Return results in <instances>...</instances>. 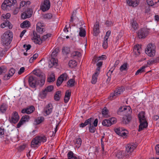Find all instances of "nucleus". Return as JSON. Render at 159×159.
I'll return each instance as SVG.
<instances>
[{
	"label": "nucleus",
	"mask_w": 159,
	"mask_h": 159,
	"mask_svg": "<svg viewBox=\"0 0 159 159\" xmlns=\"http://www.w3.org/2000/svg\"><path fill=\"white\" fill-rule=\"evenodd\" d=\"M138 117L139 120L140 125L139 126V131H141L144 128L147 127L148 124L146 120L144 112L141 111L138 114Z\"/></svg>",
	"instance_id": "obj_1"
},
{
	"label": "nucleus",
	"mask_w": 159,
	"mask_h": 159,
	"mask_svg": "<svg viewBox=\"0 0 159 159\" xmlns=\"http://www.w3.org/2000/svg\"><path fill=\"white\" fill-rule=\"evenodd\" d=\"M12 38V33L10 30L7 31L3 34L1 40L3 44L7 46L11 43Z\"/></svg>",
	"instance_id": "obj_2"
},
{
	"label": "nucleus",
	"mask_w": 159,
	"mask_h": 159,
	"mask_svg": "<svg viewBox=\"0 0 159 159\" xmlns=\"http://www.w3.org/2000/svg\"><path fill=\"white\" fill-rule=\"evenodd\" d=\"M16 2V0H5L2 5V8L4 10L9 11L14 8V5Z\"/></svg>",
	"instance_id": "obj_3"
},
{
	"label": "nucleus",
	"mask_w": 159,
	"mask_h": 159,
	"mask_svg": "<svg viewBox=\"0 0 159 159\" xmlns=\"http://www.w3.org/2000/svg\"><path fill=\"white\" fill-rule=\"evenodd\" d=\"M156 46L154 43H150L148 44L145 52L150 57L154 56L156 52Z\"/></svg>",
	"instance_id": "obj_4"
},
{
	"label": "nucleus",
	"mask_w": 159,
	"mask_h": 159,
	"mask_svg": "<svg viewBox=\"0 0 159 159\" xmlns=\"http://www.w3.org/2000/svg\"><path fill=\"white\" fill-rule=\"evenodd\" d=\"M34 73L35 75L39 77L37 79L39 80H40V85L41 86H42L44 84L45 80V76L44 74L39 70L38 71L34 70Z\"/></svg>",
	"instance_id": "obj_5"
},
{
	"label": "nucleus",
	"mask_w": 159,
	"mask_h": 159,
	"mask_svg": "<svg viewBox=\"0 0 159 159\" xmlns=\"http://www.w3.org/2000/svg\"><path fill=\"white\" fill-rule=\"evenodd\" d=\"M150 29L142 28L137 32L138 37L139 39L145 38L148 34Z\"/></svg>",
	"instance_id": "obj_6"
},
{
	"label": "nucleus",
	"mask_w": 159,
	"mask_h": 159,
	"mask_svg": "<svg viewBox=\"0 0 159 159\" xmlns=\"http://www.w3.org/2000/svg\"><path fill=\"white\" fill-rule=\"evenodd\" d=\"M39 80L37 78L34 76H29L28 82L29 85L31 87L35 88L36 87V85L39 84Z\"/></svg>",
	"instance_id": "obj_7"
},
{
	"label": "nucleus",
	"mask_w": 159,
	"mask_h": 159,
	"mask_svg": "<svg viewBox=\"0 0 159 159\" xmlns=\"http://www.w3.org/2000/svg\"><path fill=\"white\" fill-rule=\"evenodd\" d=\"M98 124V119H95L93 122H91L89 127V131L92 133H94L96 130V127L97 126Z\"/></svg>",
	"instance_id": "obj_8"
},
{
	"label": "nucleus",
	"mask_w": 159,
	"mask_h": 159,
	"mask_svg": "<svg viewBox=\"0 0 159 159\" xmlns=\"http://www.w3.org/2000/svg\"><path fill=\"white\" fill-rule=\"evenodd\" d=\"M137 145L133 143H131L128 144L126 146V153L129 154V155L131 154V153L136 148Z\"/></svg>",
	"instance_id": "obj_9"
},
{
	"label": "nucleus",
	"mask_w": 159,
	"mask_h": 159,
	"mask_svg": "<svg viewBox=\"0 0 159 159\" xmlns=\"http://www.w3.org/2000/svg\"><path fill=\"white\" fill-rule=\"evenodd\" d=\"M33 13L32 9L30 8H27V10L21 15V17L22 19H25L27 18L30 17Z\"/></svg>",
	"instance_id": "obj_10"
},
{
	"label": "nucleus",
	"mask_w": 159,
	"mask_h": 159,
	"mask_svg": "<svg viewBox=\"0 0 159 159\" xmlns=\"http://www.w3.org/2000/svg\"><path fill=\"white\" fill-rule=\"evenodd\" d=\"M67 76V75L66 73H63L58 78L57 81L56 85L57 86H59L64 80H66Z\"/></svg>",
	"instance_id": "obj_11"
},
{
	"label": "nucleus",
	"mask_w": 159,
	"mask_h": 159,
	"mask_svg": "<svg viewBox=\"0 0 159 159\" xmlns=\"http://www.w3.org/2000/svg\"><path fill=\"white\" fill-rule=\"evenodd\" d=\"M50 5L49 0H44L43 4L41 5L40 8L43 11H45L49 9Z\"/></svg>",
	"instance_id": "obj_12"
},
{
	"label": "nucleus",
	"mask_w": 159,
	"mask_h": 159,
	"mask_svg": "<svg viewBox=\"0 0 159 159\" xmlns=\"http://www.w3.org/2000/svg\"><path fill=\"white\" fill-rule=\"evenodd\" d=\"M116 157L117 159H123L124 156L129 157V154L123 151L118 150L115 152Z\"/></svg>",
	"instance_id": "obj_13"
},
{
	"label": "nucleus",
	"mask_w": 159,
	"mask_h": 159,
	"mask_svg": "<svg viewBox=\"0 0 159 159\" xmlns=\"http://www.w3.org/2000/svg\"><path fill=\"white\" fill-rule=\"evenodd\" d=\"M33 34L34 37L32 40H34V42L39 44H40L42 42V39L40 38V36L38 35L36 32L34 31L33 32Z\"/></svg>",
	"instance_id": "obj_14"
},
{
	"label": "nucleus",
	"mask_w": 159,
	"mask_h": 159,
	"mask_svg": "<svg viewBox=\"0 0 159 159\" xmlns=\"http://www.w3.org/2000/svg\"><path fill=\"white\" fill-rule=\"evenodd\" d=\"M30 116L28 115L23 116L19 123L17 125V128H19L25 122H27L30 119Z\"/></svg>",
	"instance_id": "obj_15"
},
{
	"label": "nucleus",
	"mask_w": 159,
	"mask_h": 159,
	"mask_svg": "<svg viewBox=\"0 0 159 159\" xmlns=\"http://www.w3.org/2000/svg\"><path fill=\"white\" fill-rule=\"evenodd\" d=\"M20 119L19 116L16 111H14L12 114V116L10 121V122L15 124Z\"/></svg>",
	"instance_id": "obj_16"
},
{
	"label": "nucleus",
	"mask_w": 159,
	"mask_h": 159,
	"mask_svg": "<svg viewBox=\"0 0 159 159\" xmlns=\"http://www.w3.org/2000/svg\"><path fill=\"white\" fill-rule=\"evenodd\" d=\"M39 140V139L38 138L37 136L34 138L31 142V147L33 148H38L39 146L41 144Z\"/></svg>",
	"instance_id": "obj_17"
},
{
	"label": "nucleus",
	"mask_w": 159,
	"mask_h": 159,
	"mask_svg": "<svg viewBox=\"0 0 159 159\" xmlns=\"http://www.w3.org/2000/svg\"><path fill=\"white\" fill-rule=\"evenodd\" d=\"M34 110V107L33 106H31L28 107L24 108L21 110L22 113H26L27 114H30L32 113Z\"/></svg>",
	"instance_id": "obj_18"
},
{
	"label": "nucleus",
	"mask_w": 159,
	"mask_h": 159,
	"mask_svg": "<svg viewBox=\"0 0 159 159\" xmlns=\"http://www.w3.org/2000/svg\"><path fill=\"white\" fill-rule=\"evenodd\" d=\"M126 2L129 6L134 7L137 6L139 3V0H126Z\"/></svg>",
	"instance_id": "obj_19"
},
{
	"label": "nucleus",
	"mask_w": 159,
	"mask_h": 159,
	"mask_svg": "<svg viewBox=\"0 0 159 159\" xmlns=\"http://www.w3.org/2000/svg\"><path fill=\"white\" fill-rule=\"evenodd\" d=\"M57 61L58 60L57 59L51 58L48 62L49 67L51 68L53 66H57Z\"/></svg>",
	"instance_id": "obj_20"
},
{
	"label": "nucleus",
	"mask_w": 159,
	"mask_h": 159,
	"mask_svg": "<svg viewBox=\"0 0 159 159\" xmlns=\"http://www.w3.org/2000/svg\"><path fill=\"white\" fill-rule=\"evenodd\" d=\"M94 119L93 118H90L87 120H86L84 123H81L79 125V126L80 127L83 128L87 125L90 124L91 122H93V121Z\"/></svg>",
	"instance_id": "obj_21"
},
{
	"label": "nucleus",
	"mask_w": 159,
	"mask_h": 159,
	"mask_svg": "<svg viewBox=\"0 0 159 159\" xmlns=\"http://www.w3.org/2000/svg\"><path fill=\"white\" fill-rule=\"evenodd\" d=\"M94 35L97 36L99 33V25L97 22L94 24L93 29Z\"/></svg>",
	"instance_id": "obj_22"
},
{
	"label": "nucleus",
	"mask_w": 159,
	"mask_h": 159,
	"mask_svg": "<svg viewBox=\"0 0 159 159\" xmlns=\"http://www.w3.org/2000/svg\"><path fill=\"white\" fill-rule=\"evenodd\" d=\"M44 118L42 116H40L36 117L34 119V125H39L43 121Z\"/></svg>",
	"instance_id": "obj_23"
},
{
	"label": "nucleus",
	"mask_w": 159,
	"mask_h": 159,
	"mask_svg": "<svg viewBox=\"0 0 159 159\" xmlns=\"http://www.w3.org/2000/svg\"><path fill=\"white\" fill-rule=\"evenodd\" d=\"M52 111V107L51 104H48L46 107L44 109V112L47 115H49Z\"/></svg>",
	"instance_id": "obj_24"
},
{
	"label": "nucleus",
	"mask_w": 159,
	"mask_h": 159,
	"mask_svg": "<svg viewBox=\"0 0 159 159\" xmlns=\"http://www.w3.org/2000/svg\"><path fill=\"white\" fill-rule=\"evenodd\" d=\"M131 119V117L129 115H125L122 118L121 122L124 124H128L129 123Z\"/></svg>",
	"instance_id": "obj_25"
},
{
	"label": "nucleus",
	"mask_w": 159,
	"mask_h": 159,
	"mask_svg": "<svg viewBox=\"0 0 159 159\" xmlns=\"http://www.w3.org/2000/svg\"><path fill=\"white\" fill-rule=\"evenodd\" d=\"M6 26H8L9 29H11L12 28V25L8 20H5L1 25V27L2 28H4Z\"/></svg>",
	"instance_id": "obj_26"
},
{
	"label": "nucleus",
	"mask_w": 159,
	"mask_h": 159,
	"mask_svg": "<svg viewBox=\"0 0 159 159\" xmlns=\"http://www.w3.org/2000/svg\"><path fill=\"white\" fill-rule=\"evenodd\" d=\"M141 47L139 44L135 46L134 48V52L136 55H138L140 54Z\"/></svg>",
	"instance_id": "obj_27"
},
{
	"label": "nucleus",
	"mask_w": 159,
	"mask_h": 159,
	"mask_svg": "<svg viewBox=\"0 0 159 159\" xmlns=\"http://www.w3.org/2000/svg\"><path fill=\"white\" fill-rule=\"evenodd\" d=\"M42 27L41 23H38L36 25V30L38 33L40 34H42L44 32L43 29L41 27Z\"/></svg>",
	"instance_id": "obj_28"
},
{
	"label": "nucleus",
	"mask_w": 159,
	"mask_h": 159,
	"mask_svg": "<svg viewBox=\"0 0 159 159\" xmlns=\"http://www.w3.org/2000/svg\"><path fill=\"white\" fill-rule=\"evenodd\" d=\"M31 25L29 21L25 20L20 24V26L22 28H29L30 26Z\"/></svg>",
	"instance_id": "obj_29"
},
{
	"label": "nucleus",
	"mask_w": 159,
	"mask_h": 159,
	"mask_svg": "<svg viewBox=\"0 0 159 159\" xmlns=\"http://www.w3.org/2000/svg\"><path fill=\"white\" fill-rule=\"evenodd\" d=\"M124 90L125 89L123 87H119L116 89L114 91L116 94V95L118 96L121 93H122Z\"/></svg>",
	"instance_id": "obj_30"
},
{
	"label": "nucleus",
	"mask_w": 159,
	"mask_h": 159,
	"mask_svg": "<svg viewBox=\"0 0 159 159\" xmlns=\"http://www.w3.org/2000/svg\"><path fill=\"white\" fill-rule=\"evenodd\" d=\"M98 75V73L97 72H95L93 75L91 83L93 84H95L97 82L98 79L97 77Z\"/></svg>",
	"instance_id": "obj_31"
},
{
	"label": "nucleus",
	"mask_w": 159,
	"mask_h": 159,
	"mask_svg": "<svg viewBox=\"0 0 159 159\" xmlns=\"http://www.w3.org/2000/svg\"><path fill=\"white\" fill-rule=\"evenodd\" d=\"M106 58V56L105 55H102L100 57H94L93 59V61L94 63H95L97 61H98L99 60H103L105 59Z\"/></svg>",
	"instance_id": "obj_32"
},
{
	"label": "nucleus",
	"mask_w": 159,
	"mask_h": 159,
	"mask_svg": "<svg viewBox=\"0 0 159 159\" xmlns=\"http://www.w3.org/2000/svg\"><path fill=\"white\" fill-rule=\"evenodd\" d=\"M128 69V65L127 63H124L120 68V70L121 72L123 71H126Z\"/></svg>",
	"instance_id": "obj_33"
},
{
	"label": "nucleus",
	"mask_w": 159,
	"mask_h": 159,
	"mask_svg": "<svg viewBox=\"0 0 159 159\" xmlns=\"http://www.w3.org/2000/svg\"><path fill=\"white\" fill-rule=\"evenodd\" d=\"M102 125L105 126L109 127L111 125V122L110 121L109 119H105L102 121Z\"/></svg>",
	"instance_id": "obj_34"
},
{
	"label": "nucleus",
	"mask_w": 159,
	"mask_h": 159,
	"mask_svg": "<svg viewBox=\"0 0 159 159\" xmlns=\"http://www.w3.org/2000/svg\"><path fill=\"white\" fill-rule=\"evenodd\" d=\"M61 91H60L56 92L54 96V100L56 101H58L60 98L61 96Z\"/></svg>",
	"instance_id": "obj_35"
},
{
	"label": "nucleus",
	"mask_w": 159,
	"mask_h": 159,
	"mask_svg": "<svg viewBox=\"0 0 159 159\" xmlns=\"http://www.w3.org/2000/svg\"><path fill=\"white\" fill-rule=\"evenodd\" d=\"M69 66L71 68H74L77 65L76 61L74 60H70L68 63Z\"/></svg>",
	"instance_id": "obj_36"
},
{
	"label": "nucleus",
	"mask_w": 159,
	"mask_h": 159,
	"mask_svg": "<svg viewBox=\"0 0 159 159\" xmlns=\"http://www.w3.org/2000/svg\"><path fill=\"white\" fill-rule=\"evenodd\" d=\"M113 71V70L110 71V70H109L107 74V75L108 77V78L106 80V82L107 84H109L110 82L111 79V74L112 73Z\"/></svg>",
	"instance_id": "obj_37"
},
{
	"label": "nucleus",
	"mask_w": 159,
	"mask_h": 159,
	"mask_svg": "<svg viewBox=\"0 0 159 159\" xmlns=\"http://www.w3.org/2000/svg\"><path fill=\"white\" fill-rule=\"evenodd\" d=\"M75 81L73 79H70L67 82L68 87H72L75 86Z\"/></svg>",
	"instance_id": "obj_38"
},
{
	"label": "nucleus",
	"mask_w": 159,
	"mask_h": 159,
	"mask_svg": "<svg viewBox=\"0 0 159 159\" xmlns=\"http://www.w3.org/2000/svg\"><path fill=\"white\" fill-rule=\"evenodd\" d=\"M81 56V53L78 51L73 52L71 54V56L74 58H75V57H79Z\"/></svg>",
	"instance_id": "obj_39"
},
{
	"label": "nucleus",
	"mask_w": 159,
	"mask_h": 159,
	"mask_svg": "<svg viewBox=\"0 0 159 159\" xmlns=\"http://www.w3.org/2000/svg\"><path fill=\"white\" fill-rule=\"evenodd\" d=\"M47 92H48L46 90V89H44L40 93L39 96L40 97L42 98L43 99L46 97Z\"/></svg>",
	"instance_id": "obj_40"
},
{
	"label": "nucleus",
	"mask_w": 159,
	"mask_h": 159,
	"mask_svg": "<svg viewBox=\"0 0 159 159\" xmlns=\"http://www.w3.org/2000/svg\"><path fill=\"white\" fill-rule=\"evenodd\" d=\"M70 48L68 47H64L62 49V53L63 54L67 55L70 52Z\"/></svg>",
	"instance_id": "obj_41"
},
{
	"label": "nucleus",
	"mask_w": 159,
	"mask_h": 159,
	"mask_svg": "<svg viewBox=\"0 0 159 159\" xmlns=\"http://www.w3.org/2000/svg\"><path fill=\"white\" fill-rule=\"evenodd\" d=\"M7 70V68L4 66H1L0 67V75L2 73H6Z\"/></svg>",
	"instance_id": "obj_42"
},
{
	"label": "nucleus",
	"mask_w": 159,
	"mask_h": 159,
	"mask_svg": "<svg viewBox=\"0 0 159 159\" xmlns=\"http://www.w3.org/2000/svg\"><path fill=\"white\" fill-rule=\"evenodd\" d=\"M80 30L79 33V35L81 37H84L86 35V31L84 29L81 28H80Z\"/></svg>",
	"instance_id": "obj_43"
},
{
	"label": "nucleus",
	"mask_w": 159,
	"mask_h": 159,
	"mask_svg": "<svg viewBox=\"0 0 159 159\" xmlns=\"http://www.w3.org/2000/svg\"><path fill=\"white\" fill-rule=\"evenodd\" d=\"M58 52V49L57 48H55L51 54V58H55L54 57L57 56Z\"/></svg>",
	"instance_id": "obj_44"
},
{
	"label": "nucleus",
	"mask_w": 159,
	"mask_h": 159,
	"mask_svg": "<svg viewBox=\"0 0 159 159\" xmlns=\"http://www.w3.org/2000/svg\"><path fill=\"white\" fill-rule=\"evenodd\" d=\"M7 109V107L6 104H3L0 107V111L2 113H4Z\"/></svg>",
	"instance_id": "obj_45"
},
{
	"label": "nucleus",
	"mask_w": 159,
	"mask_h": 159,
	"mask_svg": "<svg viewBox=\"0 0 159 159\" xmlns=\"http://www.w3.org/2000/svg\"><path fill=\"white\" fill-rule=\"evenodd\" d=\"M38 138L39 139V142L40 143L41 142L44 143L46 142L47 140V138L45 136H37Z\"/></svg>",
	"instance_id": "obj_46"
},
{
	"label": "nucleus",
	"mask_w": 159,
	"mask_h": 159,
	"mask_svg": "<svg viewBox=\"0 0 159 159\" xmlns=\"http://www.w3.org/2000/svg\"><path fill=\"white\" fill-rule=\"evenodd\" d=\"M144 66H142L139 69H138L135 73L136 75H138L139 74L141 73L144 71V69L145 68Z\"/></svg>",
	"instance_id": "obj_47"
},
{
	"label": "nucleus",
	"mask_w": 159,
	"mask_h": 159,
	"mask_svg": "<svg viewBox=\"0 0 159 159\" xmlns=\"http://www.w3.org/2000/svg\"><path fill=\"white\" fill-rule=\"evenodd\" d=\"M108 110L107 109L106 107H104L102 110V114L103 116L106 117H107L108 116Z\"/></svg>",
	"instance_id": "obj_48"
},
{
	"label": "nucleus",
	"mask_w": 159,
	"mask_h": 159,
	"mask_svg": "<svg viewBox=\"0 0 159 159\" xmlns=\"http://www.w3.org/2000/svg\"><path fill=\"white\" fill-rule=\"evenodd\" d=\"M55 76L54 74H52V75L48 78L47 81L49 82H52L55 81Z\"/></svg>",
	"instance_id": "obj_49"
},
{
	"label": "nucleus",
	"mask_w": 159,
	"mask_h": 159,
	"mask_svg": "<svg viewBox=\"0 0 159 159\" xmlns=\"http://www.w3.org/2000/svg\"><path fill=\"white\" fill-rule=\"evenodd\" d=\"M116 93L114 91V92L111 93L110 96L108 97V98L110 100H112L116 98L118 96L116 95Z\"/></svg>",
	"instance_id": "obj_50"
},
{
	"label": "nucleus",
	"mask_w": 159,
	"mask_h": 159,
	"mask_svg": "<svg viewBox=\"0 0 159 159\" xmlns=\"http://www.w3.org/2000/svg\"><path fill=\"white\" fill-rule=\"evenodd\" d=\"M131 21L132 26V28H133L134 30L137 29L138 24L135 21H134V20H132Z\"/></svg>",
	"instance_id": "obj_51"
},
{
	"label": "nucleus",
	"mask_w": 159,
	"mask_h": 159,
	"mask_svg": "<svg viewBox=\"0 0 159 159\" xmlns=\"http://www.w3.org/2000/svg\"><path fill=\"white\" fill-rule=\"evenodd\" d=\"M54 89V86L53 85H49L45 89L48 92H51Z\"/></svg>",
	"instance_id": "obj_52"
},
{
	"label": "nucleus",
	"mask_w": 159,
	"mask_h": 159,
	"mask_svg": "<svg viewBox=\"0 0 159 159\" xmlns=\"http://www.w3.org/2000/svg\"><path fill=\"white\" fill-rule=\"evenodd\" d=\"M52 16V14L50 13H48L44 15L43 18L46 19H50Z\"/></svg>",
	"instance_id": "obj_53"
},
{
	"label": "nucleus",
	"mask_w": 159,
	"mask_h": 159,
	"mask_svg": "<svg viewBox=\"0 0 159 159\" xmlns=\"http://www.w3.org/2000/svg\"><path fill=\"white\" fill-rule=\"evenodd\" d=\"M15 72V69L11 68L10 69L8 74L11 77L13 75Z\"/></svg>",
	"instance_id": "obj_54"
},
{
	"label": "nucleus",
	"mask_w": 159,
	"mask_h": 159,
	"mask_svg": "<svg viewBox=\"0 0 159 159\" xmlns=\"http://www.w3.org/2000/svg\"><path fill=\"white\" fill-rule=\"evenodd\" d=\"M105 24L107 26H111L113 25V22L111 21L107 20L105 22Z\"/></svg>",
	"instance_id": "obj_55"
},
{
	"label": "nucleus",
	"mask_w": 159,
	"mask_h": 159,
	"mask_svg": "<svg viewBox=\"0 0 159 159\" xmlns=\"http://www.w3.org/2000/svg\"><path fill=\"white\" fill-rule=\"evenodd\" d=\"M10 14L9 13H7L6 15L3 14L2 16V17L4 19H6V20H8L7 19H9L10 17Z\"/></svg>",
	"instance_id": "obj_56"
},
{
	"label": "nucleus",
	"mask_w": 159,
	"mask_h": 159,
	"mask_svg": "<svg viewBox=\"0 0 159 159\" xmlns=\"http://www.w3.org/2000/svg\"><path fill=\"white\" fill-rule=\"evenodd\" d=\"M31 47V46L30 44L27 45L26 44H25L23 46V48H25V50H26V51L30 49Z\"/></svg>",
	"instance_id": "obj_57"
},
{
	"label": "nucleus",
	"mask_w": 159,
	"mask_h": 159,
	"mask_svg": "<svg viewBox=\"0 0 159 159\" xmlns=\"http://www.w3.org/2000/svg\"><path fill=\"white\" fill-rule=\"evenodd\" d=\"M81 142L82 141L81 139L79 138L76 139L75 142V143L80 146L81 144Z\"/></svg>",
	"instance_id": "obj_58"
},
{
	"label": "nucleus",
	"mask_w": 159,
	"mask_h": 159,
	"mask_svg": "<svg viewBox=\"0 0 159 159\" xmlns=\"http://www.w3.org/2000/svg\"><path fill=\"white\" fill-rule=\"evenodd\" d=\"M109 120L111 122V125L116 123L117 121L116 119L114 117L110 118Z\"/></svg>",
	"instance_id": "obj_59"
},
{
	"label": "nucleus",
	"mask_w": 159,
	"mask_h": 159,
	"mask_svg": "<svg viewBox=\"0 0 159 159\" xmlns=\"http://www.w3.org/2000/svg\"><path fill=\"white\" fill-rule=\"evenodd\" d=\"M73 156V153L72 151H69L67 154V157L68 159L71 158Z\"/></svg>",
	"instance_id": "obj_60"
},
{
	"label": "nucleus",
	"mask_w": 159,
	"mask_h": 159,
	"mask_svg": "<svg viewBox=\"0 0 159 159\" xmlns=\"http://www.w3.org/2000/svg\"><path fill=\"white\" fill-rule=\"evenodd\" d=\"M147 2L148 5L150 6H152L154 5L152 0H147Z\"/></svg>",
	"instance_id": "obj_61"
},
{
	"label": "nucleus",
	"mask_w": 159,
	"mask_h": 159,
	"mask_svg": "<svg viewBox=\"0 0 159 159\" xmlns=\"http://www.w3.org/2000/svg\"><path fill=\"white\" fill-rule=\"evenodd\" d=\"M121 128H116L114 129V131L118 135H119L120 134V131H121Z\"/></svg>",
	"instance_id": "obj_62"
},
{
	"label": "nucleus",
	"mask_w": 159,
	"mask_h": 159,
	"mask_svg": "<svg viewBox=\"0 0 159 159\" xmlns=\"http://www.w3.org/2000/svg\"><path fill=\"white\" fill-rule=\"evenodd\" d=\"M71 92L70 91H69V90H67L65 93V96L66 97V98H67V97L70 98L71 96Z\"/></svg>",
	"instance_id": "obj_63"
},
{
	"label": "nucleus",
	"mask_w": 159,
	"mask_h": 159,
	"mask_svg": "<svg viewBox=\"0 0 159 159\" xmlns=\"http://www.w3.org/2000/svg\"><path fill=\"white\" fill-rule=\"evenodd\" d=\"M155 148L157 153L159 155V144L156 146Z\"/></svg>",
	"instance_id": "obj_64"
}]
</instances>
